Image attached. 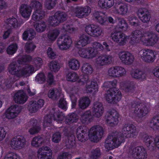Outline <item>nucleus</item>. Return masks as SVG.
<instances>
[{
	"instance_id": "f257e3e1",
	"label": "nucleus",
	"mask_w": 159,
	"mask_h": 159,
	"mask_svg": "<svg viewBox=\"0 0 159 159\" xmlns=\"http://www.w3.org/2000/svg\"><path fill=\"white\" fill-rule=\"evenodd\" d=\"M138 133L139 131L134 125L125 123L123 125L121 133L116 131L107 137L105 142V147L108 150L112 149L124 142V137L134 138Z\"/></svg>"
},
{
	"instance_id": "f03ea898",
	"label": "nucleus",
	"mask_w": 159,
	"mask_h": 159,
	"mask_svg": "<svg viewBox=\"0 0 159 159\" xmlns=\"http://www.w3.org/2000/svg\"><path fill=\"white\" fill-rule=\"evenodd\" d=\"M129 109L134 116L142 118L150 112V105L148 103H140L133 102L129 104Z\"/></svg>"
},
{
	"instance_id": "7ed1b4c3",
	"label": "nucleus",
	"mask_w": 159,
	"mask_h": 159,
	"mask_svg": "<svg viewBox=\"0 0 159 159\" xmlns=\"http://www.w3.org/2000/svg\"><path fill=\"white\" fill-rule=\"evenodd\" d=\"M104 132V129L99 125H94L89 131L88 135L90 140L97 143L102 137Z\"/></svg>"
},
{
	"instance_id": "20e7f679",
	"label": "nucleus",
	"mask_w": 159,
	"mask_h": 159,
	"mask_svg": "<svg viewBox=\"0 0 159 159\" xmlns=\"http://www.w3.org/2000/svg\"><path fill=\"white\" fill-rule=\"evenodd\" d=\"M64 119V115L62 112L57 111L53 114L51 113L45 116L43 120L44 126L47 127L50 125L53 120L60 122Z\"/></svg>"
},
{
	"instance_id": "39448f33",
	"label": "nucleus",
	"mask_w": 159,
	"mask_h": 159,
	"mask_svg": "<svg viewBox=\"0 0 159 159\" xmlns=\"http://www.w3.org/2000/svg\"><path fill=\"white\" fill-rule=\"evenodd\" d=\"M146 33L140 29H137L132 31L130 35V40L129 42L130 44L132 45H135L141 41L143 43V39L145 37Z\"/></svg>"
},
{
	"instance_id": "423d86ee",
	"label": "nucleus",
	"mask_w": 159,
	"mask_h": 159,
	"mask_svg": "<svg viewBox=\"0 0 159 159\" xmlns=\"http://www.w3.org/2000/svg\"><path fill=\"white\" fill-rule=\"evenodd\" d=\"M129 155L136 159H146L147 157V151L143 146H139L130 150Z\"/></svg>"
},
{
	"instance_id": "0eeeda50",
	"label": "nucleus",
	"mask_w": 159,
	"mask_h": 159,
	"mask_svg": "<svg viewBox=\"0 0 159 159\" xmlns=\"http://www.w3.org/2000/svg\"><path fill=\"white\" fill-rule=\"evenodd\" d=\"M119 114L115 110L109 111L105 116L106 122L109 125L113 126L116 125L119 122Z\"/></svg>"
},
{
	"instance_id": "6e6552de",
	"label": "nucleus",
	"mask_w": 159,
	"mask_h": 159,
	"mask_svg": "<svg viewBox=\"0 0 159 159\" xmlns=\"http://www.w3.org/2000/svg\"><path fill=\"white\" fill-rule=\"evenodd\" d=\"M72 40L70 37L68 35L60 36L57 39V44L61 50H66L71 46Z\"/></svg>"
},
{
	"instance_id": "1a4fd4ad",
	"label": "nucleus",
	"mask_w": 159,
	"mask_h": 159,
	"mask_svg": "<svg viewBox=\"0 0 159 159\" xmlns=\"http://www.w3.org/2000/svg\"><path fill=\"white\" fill-rule=\"evenodd\" d=\"M111 37L114 42L118 43L121 46L125 45L129 39V36L125 35L123 33L118 31L112 33Z\"/></svg>"
},
{
	"instance_id": "9d476101",
	"label": "nucleus",
	"mask_w": 159,
	"mask_h": 159,
	"mask_svg": "<svg viewBox=\"0 0 159 159\" xmlns=\"http://www.w3.org/2000/svg\"><path fill=\"white\" fill-rule=\"evenodd\" d=\"M119 58L123 64L129 65L133 63L134 57V55L128 51H122L118 54Z\"/></svg>"
},
{
	"instance_id": "9b49d317",
	"label": "nucleus",
	"mask_w": 159,
	"mask_h": 159,
	"mask_svg": "<svg viewBox=\"0 0 159 159\" xmlns=\"http://www.w3.org/2000/svg\"><path fill=\"white\" fill-rule=\"evenodd\" d=\"M105 98L109 102L114 104L119 101L121 98V94L120 91L108 90L106 94Z\"/></svg>"
},
{
	"instance_id": "f8f14e48",
	"label": "nucleus",
	"mask_w": 159,
	"mask_h": 159,
	"mask_svg": "<svg viewBox=\"0 0 159 159\" xmlns=\"http://www.w3.org/2000/svg\"><path fill=\"white\" fill-rule=\"evenodd\" d=\"M143 141L151 150H153L155 147L159 149V136L154 138L151 136L146 135L144 137Z\"/></svg>"
},
{
	"instance_id": "ddd939ff",
	"label": "nucleus",
	"mask_w": 159,
	"mask_h": 159,
	"mask_svg": "<svg viewBox=\"0 0 159 159\" xmlns=\"http://www.w3.org/2000/svg\"><path fill=\"white\" fill-rule=\"evenodd\" d=\"M85 31L89 35L95 37L100 36L102 33V28L99 26L94 25L86 26Z\"/></svg>"
},
{
	"instance_id": "4468645a",
	"label": "nucleus",
	"mask_w": 159,
	"mask_h": 159,
	"mask_svg": "<svg viewBox=\"0 0 159 159\" xmlns=\"http://www.w3.org/2000/svg\"><path fill=\"white\" fill-rule=\"evenodd\" d=\"M159 38L157 35L152 31L146 33L145 37L143 39V43L146 45L153 46L157 43Z\"/></svg>"
},
{
	"instance_id": "2eb2a0df",
	"label": "nucleus",
	"mask_w": 159,
	"mask_h": 159,
	"mask_svg": "<svg viewBox=\"0 0 159 159\" xmlns=\"http://www.w3.org/2000/svg\"><path fill=\"white\" fill-rule=\"evenodd\" d=\"M20 113V107L18 105H14L11 106L6 111V117L9 119H13L16 117Z\"/></svg>"
},
{
	"instance_id": "dca6fc26",
	"label": "nucleus",
	"mask_w": 159,
	"mask_h": 159,
	"mask_svg": "<svg viewBox=\"0 0 159 159\" xmlns=\"http://www.w3.org/2000/svg\"><path fill=\"white\" fill-rule=\"evenodd\" d=\"M8 71L11 74L15 75L14 77L19 80L20 78V62H13L11 63L8 68Z\"/></svg>"
},
{
	"instance_id": "f3484780",
	"label": "nucleus",
	"mask_w": 159,
	"mask_h": 159,
	"mask_svg": "<svg viewBox=\"0 0 159 159\" xmlns=\"http://www.w3.org/2000/svg\"><path fill=\"white\" fill-rule=\"evenodd\" d=\"M141 58L145 62H152L154 61L155 55L152 50L150 49L141 50L140 52Z\"/></svg>"
},
{
	"instance_id": "a211bd4d",
	"label": "nucleus",
	"mask_w": 159,
	"mask_h": 159,
	"mask_svg": "<svg viewBox=\"0 0 159 159\" xmlns=\"http://www.w3.org/2000/svg\"><path fill=\"white\" fill-rule=\"evenodd\" d=\"M113 60V57L111 55L103 54L98 57L96 60V64L99 66L109 65Z\"/></svg>"
},
{
	"instance_id": "6ab92c4d",
	"label": "nucleus",
	"mask_w": 159,
	"mask_h": 159,
	"mask_svg": "<svg viewBox=\"0 0 159 159\" xmlns=\"http://www.w3.org/2000/svg\"><path fill=\"white\" fill-rule=\"evenodd\" d=\"M52 153L50 148L47 146H43L39 149L38 157L39 159H51Z\"/></svg>"
},
{
	"instance_id": "aec40b11",
	"label": "nucleus",
	"mask_w": 159,
	"mask_h": 159,
	"mask_svg": "<svg viewBox=\"0 0 159 159\" xmlns=\"http://www.w3.org/2000/svg\"><path fill=\"white\" fill-rule=\"evenodd\" d=\"M104 112V108L102 103L98 101L95 102L92 108V115L94 117L99 118Z\"/></svg>"
},
{
	"instance_id": "412c9836",
	"label": "nucleus",
	"mask_w": 159,
	"mask_h": 159,
	"mask_svg": "<svg viewBox=\"0 0 159 159\" xmlns=\"http://www.w3.org/2000/svg\"><path fill=\"white\" fill-rule=\"evenodd\" d=\"M91 11L90 8L88 6H85L84 7H77L74 10L75 16L80 18L87 16Z\"/></svg>"
},
{
	"instance_id": "4be33fe9",
	"label": "nucleus",
	"mask_w": 159,
	"mask_h": 159,
	"mask_svg": "<svg viewBox=\"0 0 159 159\" xmlns=\"http://www.w3.org/2000/svg\"><path fill=\"white\" fill-rule=\"evenodd\" d=\"M88 129L84 126H79L76 129V134L79 141L81 142H85L87 139Z\"/></svg>"
},
{
	"instance_id": "5701e85b",
	"label": "nucleus",
	"mask_w": 159,
	"mask_h": 159,
	"mask_svg": "<svg viewBox=\"0 0 159 159\" xmlns=\"http://www.w3.org/2000/svg\"><path fill=\"white\" fill-rule=\"evenodd\" d=\"M135 84V83L133 81H126L120 83V86L123 87L125 91L129 94H131L134 92Z\"/></svg>"
},
{
	"instance_id": "b1692460",
	"label": "nucleus",
	"mask_w": 159,
	"mask_h": 159,
	"mask_svg": "<svg viewBox=\"0 0 159 159\" xmlns=\"http://www.w3.org/2000/svg\"><path fill=\"white\" fill-rule=\"evenodd\" d=\"M118 8H115L114 12L115 14H118L122 16H125L129 12L130 5L126 3L119 4Z\"/></svg>"
},
{
	"instance_id": "393cba45",
	"label": "nucleus",
	"mask_w": 159,
	"mask_h": 159,
	"mask_svg": "<svg viewBox=\"0 0 159 159\" xmlns=\"http://www.w3.org/2000/svg\"><path fill=\"white\" fill-rule=\"evenodd\" d=\"M34 70L33 66L28 64L25 65L20 69V76L27 77L32 73Z\"/></svg>"
},
{
	"instance_id": "a878e982",
	"label": "nucleus",
	"mask_w": 159,
	"mask_h": 159,
	"mask_svg": "<svg viewBox=\"0 0 159 159\" xmlns=\"http://www.w3.org/2000/svg\"><path fill=\"white\" fill-rule=\"evenodd\" d=\"M64 134L66 136L67 140L66 141V146L69 148H72L75 147V137L73 134H69L67 132L66 129L64 131Z\"/></svg>"
},
{
	"instance_id": "bb28decb",
	"label": "nucleus",
	"mask_w": 159,
	"mask_h": 159,
	"mask_svg": "<svg viewBox=\"0 0 159 159\" xmlns=\"http://www.w3.org/2000/svg\"><path fill=\"white\" fill-rule=\"evenodd\" d=\"M132 77L136 79L143 80L145 79L146 75L143 71L139 69H134L131 71Z\"/></svg>"
},
{
	"instance_id": "cd10ccee",
	"label": "nucleus",
	"mask_w": 159,
	"mask_h": 159,
	"mask_svg": "<svg viewBox=\"0 0 159 159\" xmlns=\"http://www.w3.org/2000/svg\"><path fill=\"white\" fill-rule=\"evenodd\" d=\"M91 47L80 49L79 53L82 57L89 59L94 57L91 50Z\"/></svg>"
},
{
	"instance_id": "c85d7f7f",
	"label": "nucleus",
	"mask_w": 159,
	"mask_h": 159,
	"mask_svg": "<svg viewBox=\"0 0 159 159\" xmlns=\"http://www.w3.org/2000/svg\"><path fill=\"white\" fill-rule=\"evenodd\" d=\"M18 22L17 20L14 17L9 18L7 19L5 25L7 29H12L17 27Z\"/></svg>"
},
{
	"instance_id": "c756f323",
	"label": "nucleus",
	"mask_w": 159,
	"mask_h": 159,
	"mask_svg": "<svg viewBox=\"0 0 159 159\" xmlns=\"http://www.w3.org/2000/svg\"><path fill=\"white\" fill-rule=\"evenodd\" d=\"M92 46L93 47H91V50L93 53L94 54V57L98 54L99 52H103L104 49L102 45L97 42H93Z\"/></svg>"
},
{
	"instance_id": "7c9ffc66",
	"label": "nucleus",
	"mask_w": 159,
	"mask_h": 159,
	"mask_svg": "<svg viewBox=\"0 0 159 159\" xmlns=\"http://www.w3.org/2000/svg\"><path fill=\"white\" fill-rule=\"evenodd\" d=\"M94 18L101 25L105 24L107 22V19L105 15L102 13L96 12L93 14Z\"/></svg>"
},
{
	"instance_id": "2f4dec72",
	"label": "nucleus",
	"mask_w": 159,
	"mask_h": 159,
	"mask_svg": "<svg viewBox=\"0 0 159 159\" xmlns=\"http://www.w3.org/2000/svg\"><path fill=\"white\" fill-rule=\"evenodd\" d=\"M31 10L30 7L25 4H22L20 6V14L23 17L25 18L29 17Z\"/></svg>"
},
{
	"instance_id": "473e14b6",
	"label": "nucleus",
	"mask_w": 159,
	"mask_h": 159,
	"mask_svg": "<svg viewBox=\"0 0 159 159\" xmlns=\"http://www.w3.org/2000/svg\"><path fill=\"white\" fill-rule=\"evenodd\" d=\"M89 39V37L88 35L85 34L81 35L79 41L77 43L78 48H81V47L85 46L88 44Z\"/></svg>"
},
{
	"instance_id": "72a5a7b5",
	"label": "nucleus",
	"mask_w": 159,
	"mask_h": 159,
	"mask_svg": "<svg viewBox=\"0 0 159 159\" xmlns=\"http://www.w3.org/2000/svg\"><path fill=\"white\" fill-rule=\"evenodd\" d=\"M149 125L154 130L159 129V114L157 115L150 120Z\"/></svg>"
},
{
	"instance_id": "f704fd0d",
	"label": "nucleus",
	"mask_w": 159,
	"mask_h": 159,
	"mask_svg": "<svg viewBox=\"0 0 159 159\" xmlns=\"http://www.w3.org/2000/svg\"><path fill=\"white\" fill-rule=\"evenodd\" d=\"M61 93L60 90L57 89H51L48 92V96L49 98L55 100L59 98Z\"/></svg>"
},
{
	"instance_id": "c9c22d12",
	"label": "nucleus",
	"mask_w": 159,
	"mask_h": 159,
	"mask_svg": "<svg viewBox=\"0 0 159 159\" xmlns=\"http://www.w3.org/2000/svg\"><path fill=\"white\" fill-rule=\"evenodd\" d=\"M91 111L88 110L85 112L81 116V120L83 124H88L92 120Z\"/></svg>"
},
{
	"instance_id": "e433bc0d",
	"label": "nucleus",
	"mask_w": 159,
	"mask_h": 159,
	"mask_svg": "<svg viewBox=\"0 0 159 159\" xmlns=\"http://www.w3.org/2000/svg\"><path fill=\"white\" fill-rule=\"evenodd\" d=\"M45 142V140L42 136H38L34 137L32 141L31 145L35 147L41 146Z\"/></svg>"
},
{
	"instance_id": "4c0bfd02",
	"label": "nucleus",
	"mask_w": 159,
	"mask_h": 159,
	"mask_svg": "<svg viewBox=\"0 0 159 159\" xmlns=\"http://www.w3.org/2000/svg\"><path fill=\"white\" fill-rule=\"evenodd\" d=\"M118 23L117 28L120 31H125L128 28V25L125 20L124 19L118 18Z\"/></svg>"
},
{
	"instance_id": "58836bf2",
	"label": "nucleus",
	"mask_w": 159,
	"mask_h": 159,
	"mask_svg": "<svg viewBox=\"0 0 159 159\" xmlns=\"http://www.w3.org/2000/svg\"><path fill=\"white\" fill-rule=\"evenodd\" d=\"M11 147L14 149H18L20 146V135H18L14 137L9 143Z\"/></svg>"
},
{
	"instance_id": "ea45409f",
	"label": "nucleus",
	"mask_w": 159,
	"mask_h": 159,
	"mask_svg": "<svg viewBox=\"0 0 159 159\" xmlns=\"http://www.w3.org/2000/svg\"><path fill=\"white\" fill-rule=\"evenodd\" d=\"M44 16V12L40 9L36 10L32 16V19L34 21H38L42 19Z\"/></svg>"
},
{
	"instance_id": "a19ab883",
	"label": "nucleus",
	"mask_w": 159,
	"mask_h": 159,
	"mask_svg": "<svg viewBox=\"0 0 159 159\" xmlns=\"http://www.w3.org/2000/svg\"><path fill=\"white\" fill-rule=\"evenodd\" d=\"M90 103V100L89 98L85 97L79 100V105L80 108L84 109L89 106Z\"/></svg>"
},
{
	"instance_id": "79ce46f5",
	"label": "nucleus",
	"mask_w": 159,
	"mask_h": 159,
	"mask_svg": "<svg viewBox=\"0 0 159 159\" xmlns=\"http://www.w3.org/2000/svg\"><path fill=\"white\" fill-rule=\"evenodd\" d=\"M68 65L70 69L75 70H78L80 66L79 61L75 58L70 59L68 62Z\"/></svg>"
},
{
	"instance_id": "37998d69",
	"label": "nucleus",
	"mask_w": 159,
	"mask_h": 159,
	"mask_svg": "<svg viewBox=\"0 0 159 159\" xmlns=\"http://www.w3.org/2000/svg\"><path fill=\"white\" fill-rule=\"evenodd\" d=\"M86 84V90L87 93H91L93 90L94 92L98 90V85L96 82L92 81Z\"/></svg>"
},
{
	"instance_id": "c03bdc74",
	"label": "nucleus",
	"mask_w": 159,
	"mask_h": 159,
	"mask_svg": "<svg viewBox=\"0 0 159 159\" xmlns=\"http://www.w3.org/2000/svg\"><path fill=\"white\" fill-rule=\"evenodd\" d=\"M116 78H119L124 76L126 74L125 69L120 66H115Z\"/></svg>"
},
{
	"instance_id": "a18cd8bd",
	"label": "nucleus",
	"mask_w": 159,
	"mask_h": 159,
	"mask_svg": "<svg viewBox=\"0 0 159 159\" xmlns=\"http://www.w3.org/2000/svg\"><path fill=\"white\" fill-rule=\"evenodd\" d=\"M117 83V80H114L112 81L105 82L104 84V86L107 88H110V89L109 90L116 91L118 90V91H120L118 89L116 88Z\"/></svg>"
},
{
	"instance_id": "49530a36",
	"label": "nucleus",
	"mask_w": 159,
	"mask_h": 159,
	"mask_svg": "<svg viewBox=\"0 0 159 159\" xmlns=\"http://www.w3.org/2000/svg\"><path fill=\"white\" fill-rule=\"evenodd\" d=\"M82 71L84 74L89 75L92 73L93 69L91 65L89 63H85L83 65Z\"/></svg>"
},
{
	"instance_id": "de8ad7c7",
	"label": "nucleus",
	"mask_w": 159,
	"mask_h": 159,
	"mask_svg": "<svg viewBox=\"0 0 159 159\" xmlns=\"http://www.w3.org/2000/svg\"><path fill=\"white\" fill-rule=\"evenodd\" d=\"M60 23L66 21L67 19V15L64 12L58 11L55 13Z\"/></svg>"
},
{
	"instance_id": "09e8293b",
	"label": "nucleus",
	"mask_w": 159,
	"mask_h": 159,
	"mask_svg": "<svg viewBox=\"0 0 159 159\" xmlns=\"http://www.w3.org/2000/svg\"><path fill=\"white\" fill-rule=\"evenodd\" d=\"M78 119V117L75 113H72L67 115L66 118L65 122L69 124L76 122Z\"/></svg>"
},
{
	"instance_id": "8fccbe9b",
	"label": "nucleus",
	"mask_w": 159,
	"mask_h": 159,
	"mask_svg": "<svg viewBox=\"0 0 159 159\" xmlns=\"http://www.w3.org/2000/svg\"><path fill=\"white\" fill-rule=\"evenodd\" d=\"M34 27L36 31L38 32H42L46 29V25L44 22L43 21L34 25Z\"/></svg>"
},
{
	"instance_id": "3c124183",
	"label": "nucleus",
	"mask_w": 159,
	"mask_h": 159,
	"mask_svg": "<svg viewBox=\"0 0 159 159\" xmlns=\"http://www.w3.org/2000/svg\"><path fill=\"white\" fill-rule=\"evenodd\" d=\"M49 67L51 71L56 72L59 70L60 66L58 62L54 61L49 63Z\"/></svg>"
},
{
	"instance_id": "603ef678",
	"label": "nucleus",
	"mask_w": 159,
	"mask_h": 159,
	"mask_svg": "<svg viewBox=\"0 0 159 159\" xmlns=\"http://www.w3.org/2000/svg\"><path fill=\"white\" fill-rule=\"evenodd\" d=\"M60 34L59 31L57 29H54L49 31L48 34V38L52 41H54Z\"/></svg>"
},
{
	"instance_id": "864d4df0",
	"label": "nucleus",
	"mask_w": 159,
	"mask_h": 159,
	"mask_svg": "<svg viewBox=\"0 0 159 159\" xmlns=\"http://www.w3.org/2000/svg\"><path fill=\"white\" fill-rule=\"evenodd\" d=\"M39 108L35 101H31L30 102L29 110L30 112L35 113L38 111Z\"/></svg>"
},
{
	"instance_id": "5fc2aeb1",
	"label": "nucleus",
	"mask_w": 159,
	"mask_h": 159,
	"mask_svg": "<svg viewBox=\"0 0 159 159\" xmlns=\"http://www.w3.org/2000/svg\"><path fill=\"white\" fill-rule=\"evenodd\" d=\"M36 47V46L32 43H27L25 45V49L27 53H30L34 51Z\"/></svg>"
},
{
	"instance_id": "6e6d98bb",
	"label": "nucleus",
	"mask_w": 159,
	"mask_h": 159,
	"mask_svg": "<svg viewBox=\"0 0 159 159\" xmlns=\"http://www.w3.org/2000/svg\"><path fill=\"white\" fill-rule=\"evenodd\" d=\"M100 155V150L99 148H97L91 151L90 157L91 159H97Z\"/></svg>"
},
{
	"instance_id": "4d7b16f0",
	"label": "nucleus",
	"mask_w": 159,
	"mask_h": 159,
	"mask_svg": "<svg viewBox=\"0 0 159 159\" xmlns=\"http://www.w3.org/2000/svg\"><path fill=\"white\" fill-rule=\"evenodd\" d=\"M17 49V46L16 44H13L10 45L7 48V52L9 55H12L14 54Z\"/></svg>"
},
{
	"instance_id": "13d9d810",
	"label": "nucleus",
	"mask_w": 159,
	"mask_h": 159,
	"mask_svg": "<svg viewBox=\"0 0 159 159\" xmlns=\"http://www.w3.org/2000/svg\"><path fill=\"white\" fill-rule=\"evenodd\" d=\"M62 29L70 33H75L77 30L76 28H74L72 25H69L68 24L64 25Z\"/></svg>"
},
{
	"instance_id": "bf43d9fd",
	"label": "nucleus",
	"mask_w": 159,
	"mask_h": 159,
	"mask_svg": "<svg viewBox=\"0 0 159 159\" xmlns=\"http://www.w3.org/2000/svg\"><path fill=\"white\" fill-rule=\"evenodd\" d=\"M67 78L68 81L75 82L78 79L79 76L75 72H71L67 75Z\"/></svg>"
},
{
	"instance_id": "052dcab7",
	"label": "nucleus",
	"mask_w": 159,
	"mask_h": 159,
	"mask_svg": "<svg viewBox=\"0 0 159 159\" xmlns=\"http://www.w3.org/2000/svg\"><path fill=\"white\" fill-rule=\"evenodd\" d=\"M48 21L50 25L53 26H57L60 24L57 17L55 16V14L53 16L49 17Z\"/></svg>"
},
{
	"instance_id": "680f3d73",
	"label": "nucleus",
	"mask_w": 159,
	"mask_h": 159,
	"mask_svg": "<svg viewBox=\"0 0 159 159\" xmlns=\"http://www.w3.org/2000/svg\"><path fill=\"white\" fill-rule=\"evenodd\" d=\"M61 134L59 132H57L53 134L52 137V141L54 143H58L61 140Z\"/></svg>"
},
{
	"instance_id": "e2e57ef3",
	"label": "nucleus",
	"mask_w": 159,
	"mask_h": 159,
	"mask_svg": "<svg viewBox=\"0 0 159 159\" xmlns=\"http://www.w3.org/2000/svg\"><path fill=\"white\" fill-rule=\"evenodd\" d=\"M130 24L134 26H137L140 25V23L137 18L134 16H129L128 17Z\"/></svg>"
},
{
	"instance_id": "0e129e2a",
	"label": "nucleus",
	"mask_w": 159,
	"mask_h": 159,
	"mask_svg": "<svg viewBox=\"0 0 159 159\" xmlns=\"http://www.w3.org/2000/svg\"><path fill=\"white\" fill-rule=\"evenodd\" d=\"M57 3V0H47L45 3V6L48 9L50 10L55 6Z\"/></svg>"
},
{
	"instance_id": "69168bd1",
	"label": "nucleus",
	"mask_w": 159,
	"mask_h": 159,
	"mask_svg": "<svg viewBox=\"0 0 159 159\" xmlns=\"http://www.w3.org/2000/svg\"><path fill=\"white\" fill-rule=\"evenodd\" d=\"M30 7L36 9V10L42 9V4L38 1L33 0L30 4Z\"/></svg>"
},
{
	"instance_id": "338daca9",
	"label": "nucleus",
	"mask_w": 159,
	"mask_h": 159,
	"mask_svg": "<svg viewBox=\"0 0 159 159\" xmlns=\"http://www.w3.org/2000/svg\"><path fill=\"white\" fill-rule=\"evenodd\" d=\"M4 159H20L19 155L13 152L8 153L5 156Z\"/></svg>"
},
{
	"instance_id": "774afa93",
	"label": "nucleus",
	"mask_w": 159,
	"mask_h": 159,
	"mask_svg": "<svg viewBox=\"0 0 159 159\" xmlns=\"http://www.w3.org/2000/svg\"><path fill=\"white\" fill-rule=\"evenodd\" d=\"M45 77L44 75L42 73L38 74L35 77V81L39 84H43L45 81Z\"/></svg>"
}]
</instances>
